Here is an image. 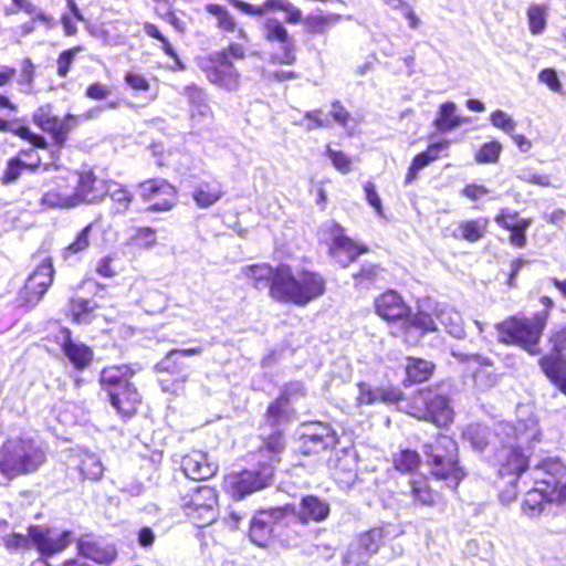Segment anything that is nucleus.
<instances>
[{
  "label": "nucleus",
  "mask_w": 566,
  "mask_h": 566,
  "mask_svg": "<svg viewBox=\"0 0 566 566\" xmlns=\"http://www.w3.org/2000/svg\"><path fill=\"white\" fill-rule=\"evenodd\" d=\"M518 415L520 417H527L525 419L518 418L516 426L501 422L496 431L497 436H514L518 442L517 447H504L499 459L501 462L499 474L503 478L513 476L514 480L527 468V457L521 451L522 447L538 440L541 434L537 420L530 413L526 407H520Z\"/></svg>",
  "instance_id": "1"
},
{
  "label": "nucleus",
  "mask_w": 566,
  "mask_h": 566,
  "mask_svg": "<svg viewBox=\"0 0 566 566\" xmlns=\"http://www.w3.org/2000/svg\"><path fill=\"white\" fill-rule=\"evenodd\" d=\"M431 307L430 301L420 304L416 315H410V308L402 297L389 290L375 300L376 313L386 321H402L406 327V340L417 343L424 332L437 329L436 319L427 312Z\"/></svg>",
  "instance_id": "2"
},
{
  "label": "nucleus",
  "mask_w": 566,
  "mask_h": 566,
  "mask_svg": "<svg viewBox=\"0 0 566 566\" xmlns=\"http://www.w3.org/2000/svg\"><path fill=\"white\" fill-rule=\"evenodd\" d=\"M324 291L325 281L319 274L305 270L294 272L289 265L282 264L277 266L270 293L275 300L305 305Z\"/></svg>",
  "instance_id": "3"
},
{
  "label": "nucleus",
  "mask_w": 566,
  "mask_h": 566,
  "mask_svg": "<svg viewBox=\"0 0 566 566\" xmlns=\"http://www.w3.org/2000/svg\"><path fill=\"white\" fill-rule=\"evenodd\" d=\"M539 302L543 310L532 317L514 316L497 324L500 342L516 345L530 355H538V344L553 307V301L547 296L541 297Z\"/></svg>",
  "instance_id": "4"
},
{
  "label": "nucleus",
  "mask_w": 566,
  "mask_h": 566,
  "mask_svg": "<svg viewBox=\"0 0 566 566\" xmlns=\"http://www.w3.org/2000/svg\"><path fill=\"white\" fill-rule=\"evenodd\" d=\"M134 371L126 365L105 367L101 373V384L109 397L111 405L124 418L133 416L142 398L129 381Z\"/></svg>",
  "instance_id": "5"
},
{
  "label": "nucleus",
  "mask_w": 566,
  "mask_h": 566,
  "mask_svg": "<svg viewBox=\"0 0 566 566\" xmlns=\"http://www.w3.org/2000/svg\"><path fill=\"white\" fill-rule=\"evenodd\" d=\"M45 461V452L31 439L11 438L0 451V472L12 479L38 470Z\"/></svg>",
  "instance_id": "6"
},
{
  "label": "nucleus",
  "mask_w": 566,
  "mask_h": 566,
  "mask_svg": "<svg viewBox=\"0 0 566 566\" xmlns=\"http://www.w3.org/2000/svg\"><path fill=\"white\" fill-rule=\"evenodd\" d=\"M426 455L434 476L442 479L450 488H455L464 472L458 465V447L448 436H439L433 444L426 447Z\"/></svg>",
  "instance_id": "7"
},
{
  "label": "nucleus",
  "mask_w": 566,
  "mask_h": 566,
  "mask_svg": "<svg viewBox=\"0 0 566 566\" xmlns=\"http://www.w3.org/2000/svg\"><path fill=\"white\" fill-rule=\"evenodd\" d=\"M33 123L42 130L52 134L55 148L50 150V163H44V169H49L60 157V150L66 140L67 134L78 124V118L74 115H66L59 118L53 114V108L50 104L40 106L33 114Z\"/></svg>",
  "instance_id": "8"
},
{
  "label": "nucleus",
  "mask_w": 566,
  "mask_h": 566,
  "mask_svg": "<svg viewBox=\"0 0 566 566\" xmlns=\"http://www.w3.org/2000/svg\"><path fill=\"white\" fill-rule=\"evenodd\" d=\"M186 514L197 526H206L218 515V494L213 488L200 485L182 497Z\"/></svg>",
  "instance_id": "9"
},
{
  "label": "nucleus",
  "mask_w": 566,
  "mask_h": 566,
  "mask_svg": "<svg viewBox=\"0 0 566 566\" xmlns=\"http://www.w3.org/2000/svg\"><path fill=\"white\" fill-rule=\"evenodd\" d=\"M408 412L413 417L430 420L438 427H446L453 419V410L448 398L431 389L420 390Z\"/></svg>",
  "instance_id": "10"
},
{
  "label": "nucleus",
  "mask_w": 566,
  "mask_h": 566,
  "mask_svg": "<svg viewBox=\"0 0 566 566\" xmlns=\"http://www.w3.org/2000/svg\"><path fill=\"white\" fill-rule=\"evenodd\" d=\"M208 81L227 92H235L240 87L241 75L224 53H211L198 62Z\"/></svg>",
  "instance_id": "11"
},
{
  "label": "nucleus",
  "mask_w": 566,
  "mask_h": 566,
  "mask_svg": "<svg viewBox=\"0 0 566 566\" xmlns=\"http://www.w3.org/2000/svg\"><path fill=\"white\" fill-rule=\"evenodd\" d=\"M552 354L539 359L546 377L566 395V327L553 331L549 337Z\"/></svg>",
  "instance_id": "12"
},
{
  "label": "nucleus",
  "mask_w": 566,
  "mask_h": 566,
  "mask_svg": "<svg viewBox=\"0 0 566 566\" xmlns=\"http://www.w3.org/2000/svg\"><path fill=\"white\" fill-rule=\"evenodd\" d=\"M273 476L272 467L268 465L260 471H243L231 473L224 479L226 491L234 499H242L266 486Z\"/></svg>",
  "instance_id": "13"
},
{
  "label": "nucleus",
  "mask_w": 566,
  "mask_h": 566,
  "mask_svg": "<svg viewBox=\"0 0 566 566\" xmlns=\"http://www.w3.org/2000/svg\"><path fill=\"white\" fill-rule=\"evenodd\" d=\"M292 515H294V507L291 505L258 512L250 525L249 535L251 541L258 546H266L272 538L274 524L287 520Z\"/></svg>",
  "instance_id": "14"
},
{
  "label": "nucleus",
  "mask_w": 566,
  "mask_h": 566,
  "mask_svg": "<svg viewBox=\"0 0 566 566\" xmlns=\"http://www.w3.org/2000/svg\"><path fill=\"white\" fill-rule=\"evenodd\" d=\"M263 36L269 42L280 45L276 53H272L270 60L274 64L292 65L296 61L295 43L284 24L275 18H269L263 23Z\"/></svg>",
  "instance_id": "15"
},
{
  "label": "nucleus",
  "mask_w": 566,
  "mask_h": 566,
  "mask_svg": "<svg viewBox=\"0 0 566 566\" xmlns=\"http://www.w3.org/2000/svg\"><path fill=\"white\" fill-rule=\"evenodd\" d=\"M138 188L140 198L150 202L148 211L166 212L177 203V189L165 179H149L142 182Z\"/></svg>",
  "instance_id": "16"
},
{
  "label": "nucleus",
  "mask_w": 566,
  "mask_h": 566,
  "mask_svg": "<svg viewBox=\"0 0 566 566\" xmlns=\"http://www.w3.org/2000/svg\"><path fill=\"white\" fill-rule=\"evenodd\" d=\"M53 265L50 260H44L29 275L25 285L19 292L18 301L21 305H35L46 293L53 282Z\"/></svg>",
  "instance_id": "17"
},
{
  "label": "nucleus",
  "mask_w": 566,
  "mask_h": 566,
  "mask_svg": "<svg viewBox=\"0 0 566 566\" xmlns=\"http://www.w3.org/2000/svg\"><path fill=\"white\" fill-rule=\"evenodd\" d=\"M29 535L33 546L42 556H51L65 549L71 541L72 533L69 531L51 530L44 526H32Z\"/></svg>",
  "instance_id": "18"
},
{
  "label": "nucleus",
  "mask_w": 566,
  "mask_h": 566,
  "mask_svg": "<svg viewBox=\"0 0 566 566\" xmlns=\"http://www.w3.org/2000/svg\"><path fill=\"white\" fill-rule=\"evenodd\" d=\"M69 175L70 170L64 169L60 175L54 177L53 186L46 190L41 198L43 206L60 209L77 207L73 182L69 178Z\"/></svg>",
  "instance_id": "19"
},
{
  "label": "nucleus",
  "mask_w": 566,
  "mask_h": 566,
  "mask_svg": "<svg viewBox=\"0 0 566 566\" xmlns=\"http://www.w3.org/2000/svg\"><path fill=\"white\" fill-rule=\"evenodd\" d=\"M235 8L243 13L262 17L275 11L285 13V21L290 24H297L302 21V11L295 7L290 0H265L261 4H250L241 0H233Z\"/></svg>",
  "instance_id": "20"
},
{
  "label": "nucleus",
  "mask_w": 566,
  "mask_h": 566,
  "mask_svg": "<svg viewBox=\"0 0 566 566\" xmlns=\"http://www.w3.org/2000/svg\"><path fill=\"white\" fill-rule=\"evenodd\" d=\"M328 229L332 234L329 253L342 266H347L359 254L366 252L365 247L357 244L345 235L344 229L339 224L333 222Z\"/></svg>",
  "instance_id": "21"
},
{
  "label": "nucleus",
  "mask_w": 566,
  "mask_h": 566,
  "mask_svg": "<svg viewBox=\"0 0 566 566\" xmlns=\"http://www.w3.org/2000/svg\"><path fill=\"white\" fill-rule=\"evenodd\" d=\"M69 178L73 182L76 206L99 202L105 196V181L97 182L92 172H75L70 170Z\"/></svg>",
  "instance_id": "22"
},
{
  "label": "nucleus",
  "mask_w": 566,
  "mask_h": 566,
  "mask_svg": "<svg viewBox=\"0 0 566 566\" xmlns=\"http://www.w3.org/2000/svg\"><path fill=\"white\" fill-rule=\"evenodd\" d=\"M78 554L98 565H111L117 558L116 547L103 538L83 536L77 543Z\"/></svg>",
  "instance_id": "23"
},
{
  "label": "nucleus",
  "mask_w": 566,
  "mask_h": 566,
  "mask_svg": "<svg viewBox=\"0 0 566 566\" xmlns=\"http://www.w3.org/2000/svg\"><path fill=\"white\" fill-rule=\"evenodd\" d=\"M533 476L535 479V486L526 493L522 506L524 514L530 517L538 516L544 511L545 504L549 503L547 501V490L551 484L545 482L542 465L533 471Z\"/></svg>",
  "instance_id": "24"
},
{
  "label": "nucleus",
  "mask_w": 566,
  "mask_h": 566,
  "mask_svg": "<svg viewBox=\"0 0 566 566\" xmlns=\"http://www.w3.org/2000/svg\"><path fill=\"white\" fill-rule=\"evenodd\" d=\"M402 392L395 387H371L366 382L357 384V394L354 407L373 406L377 402H396L400 400Z\"/></svg>",
  "instance_id": "25"
},
{
  "label": "nucleus",
  "mask_w": 566,
  "mask_h": 566,
  "mask_svg": "<svg viewBox=\"0 0 566 566\" xmlns=\"http://www.w3.org/2000/svg\"><path fill=\"white\" fill-rule=\"evenodd\" d=\"M181 469L189 479L206 480L216 473L217 465L209 461L208 454L203 451L192 450L184 457Z\"/></svg>",
  "instance_id": "26"
},
{
  "label": "nucleus",
  "mask_w": 566,
  "mask_h": 566,
  "mask_svg": "<svg viewBox=\"0 0 566 566\" xmlns=\"http://www.w3.org/2000/svg\"><path fill=\"white\" fill-rule=\"evenodd\" d=\"M59 342L64 355L75 368L83 369L88 366L93 358V350L88 346L74 342L70 332L65 328L60 331Z\"/></svg>",
  "instance_id": "27"
},
{
  "label": "nucleus",
  "mask_w": 566,
  "mask_h": 566,
  "mask_svg": "<svg viewBox=\"0 0 566 566\" xmlns=\"http://www.w3.org/2000/svg\"><path fill=\"white\" fill-rule=\"evenodd\" d=\"M303 395V386L300 382H291L286 385L282 396L270 405L268 409V421L271 424L280 426L291 419L289 401L294 395Z\"/></svg>",
  "instance_id": "28"
},
{
  "label": "nucleus",
  "mask_w": 566,
  "mask_h": 566,
  "mask_svg": "<svg viewBox=\"0 0 566 566\" xmlns=\"http://www.w3.org/2000/svg\"><path fill=\"white\" fill-rule=\"evenodd\" d=\"M544 469V478L548 486L547 501L558 505H566V480L563 481L559 474L563 472V467L559 462L549 461L542 465Z\"/></svg>",
  "instance_id": "29"
},
{
  "label": "nucleus",
  "mask_w": 566,
  "mask_h": 566,
  "mask_svg": "<svg viewBox=\"0 0 566 566\" xmlns=\"http://www.w3.org/2000/svg\"><path fill=\"white\" fill-rule=\"evenodd\" d=\"M329 512L331 507L327 501L315 495H307L302 499L298 511L296 512L294 510V515L287 518L297 516L304 524L308 522H322L327 518Z\"/></svg>",
  "instance_id": "30"
},
{
  "label": "nucleus",
  "mask_w": 566,
  "mask_h": 566,
  "mask_svg": "<svg viewBox=\"0 0 566 566\" xmlns=\"http://www.w3.org/2000/svg\"><path fill=\"white\" fill-rule=\"evenodd\" d=\"M33 149H25L21 150L20 154L11 158L8 164L7 168L2 176V182L3 184H11L14 182L22 174L23 170H33L42 165V160L44 159V156L41 154H35L34 160H24V156H31L33 155Z\"/></svg>",
  "instance_id": "31"
},
{
  "label": "nucleus",
  "mask_w": 566,
  "mask_h": 566,
  "mask_svg": "<svg viewBox=\"0 0 566 566\" xmlns=\"http://www.w3.org/2000/svg\"><path fill=\"white\" fill-rule=\"evenodd\" d=\"M437 321L453 337L461 338L464 336V326L461 314L448 304H438L433 308Z\"/></svg>",
  "instance_id": "32"
},
{
  "label": "nucleus",
  "mask_w": 566,
  "mask_h": 566,
  "mask_svg": "<svg viewBox=\"0 0 566 566\" xmlns=\"http://www.w3.org/2000/svg\"><path fill=\"white\" fill-rule=\"evenodd\" d=\"M206 10L208 13L216 18L217 28L220 31L224 33H233L237 31L238 39L245 43L249 42V35L247 31L243 28H238L235 19L230 14V12L226 8L219 4L209 3L206 6Z\"/></svg>",
  "instance_id": "33"
},
{
  "label": "nucleus",
  "mask_w": 566,
  "mask_h": 566,
  "mask_svg": "<svg viewBox=\"0 0 566 566\" xmlns=\"http://www.w3.org/2000/svg\"><path fill=\"white\" fill-rule=\"evenodd\" d=\"M222 185L217 180L201 181L192 191V199L201 209L213 206L222 198Z\"/></svg>",
  "instance_id": "34"
},
{
  "label": "nucleus",
  "mask_w": 566,
  "mask_h": 566,
  "mask_svg": "<svg viewBox=\"0 0 566 566\" xmlns=\"http://www.w3.org/2000/svg\"><path fill=\"white\" fill-rule=\"evenodd\" d=\"M450 146L449 140H442L439 143H434L430 145L427 150L418 154L409 168V171L406 176V182L410 184L412 180L416 179L417 172L424 167H427L432 161L437 160L439 158V154L441 150L448 149Z\"/></svg>",
  "instance_id": "35"
},
{
  "label": "nucleus",
  "mask_w": 566,
  "mask_h": 566,
  "mask_svg": "<svg viewBox=\"0 0 566 566\" xmlns=\"http://www.w3.org/2000/svg\"><path fill=\"white\" fill-rule=\"evenodd\" d=\"M104 188L105 195H107L112 201V213H125L133 201V195L123 185L114 180L105 181Z\"/></svg>",
  "instance_id": "36"
},
{
  "label": "nucleus",
  "mask_w": 566,
  "mask_h": 566,
  "mask_svg": "<svg viewBox=\"0 0 566 566\" xmlns=\"http://www.w3.org/2000/svg\"><path fill=\"white\" fill-rule=\"evenodd\" d=\"M342 21V15L337 13H323L322 11H315L307 14L305 18L302 17V23L310 33L323 34L328 29Z\"/></svg>",
  "instance_id": "37"
},
{
  "label": "nucleus",
  "mask_w": 566,
  "mask_h": 566,
  "mask_svg": "<svg viewBox=\"0 0 566 566\" xmlns=\"http://www.w3.org/2000/svg\"><path fill=\"white\" fill-rule=\"evenodd\" d=\"M241 273L247 279L254 282L255 287L266 286L269 282L273 283L277 273V268L273 269L269 264H254L242 268ZM272 284H270L271 286Z\"/></svg>",
  "instance_id": "38"
},
{
  "label": "nucleus",
  "mask_w": 566,
  "mask_h": 566,
  "mask_svg": "<svg viewBox=\"0 0 566 566\" xmlns=\"http://www.w3.org/2000/svg\"><path fill=\"white\" fill-rule=\"evenodd\" d=\"M92 230L93 224L88 223L77 233L74 241L62 250L61 254L65 261L75 259L88 249Z\"/></svg>",
  "instance_id": "39"
},
{
  "label": "nucleus",
  "mask_w": 566,
  "mask_h": 566,
  "mask_svg": "<svg viewBox=\"0 0 566 566\" xmlns=\"http://www.w3.org/2000/svg\"><path fill=\"white\" fill-rule=\"evenodd\" d=\"M461 124L460 117L457 115V105L453 102H446L440 105L438 116L434 120L436 128L446 133L458 127Z\"/></svg>",
  "instance_id": "40"
},
{
  "label": "nucleus",
  "mask_w": 566,
  "mask_h": 566,
  "mask_svg": "<svg viewBox=\"0 0 566 566\" xmlns=\"http://www.w3.org/2000/svg\"><path fill=\"white\" fill-rule=\"evenodd\" d=\"M433 371V365L430 361L411 358L407 359L406 364V375L407 379L405 381L409 382H422L426 381Z\"/></svg>",
  "instance_id": "41"
},
{
  "label": "nucleus",
  "mask_w": 566,
  "mask_h": 566,
  "mask_svg": "<svg viewBox=\"0 0 566 566\" xmlns=\"http://www.w3.org/2000/svg\"><path fill=\"white\" fill-rule=\"evenodd\" d=\"M77 467L82 475L90 480L101 479L104 472V467L99 458L87 451L80 453V462Z\"/></svg>",
  "instance_id": "42"
},
{
  "label": "nucleus",
  "mask_w": 566,
  "mask_h": 566,
  "mask_svg": "<svg viewBox=\"0 0 566 566\" xmlns=\"http://www.w3.org/2000/svg\"><path fill=\"white\" fill-rule=\"evenodd\" d=\"M488 223L489 221L485 218L462 221L458 227L459 237L463 240L475 242L484 235Z\"/></svg>",
  "instance_id": "43"
},
{
  "label": "nucleus",
  "mask_w": 566,
  "mask_h": 566,
  "mask_svg": "<svg viewBox=\"0 0 566 566\" xmlns=\"http://www.w3.org/2000/svg\"><path fill=\"white\" fill-rule=\"evenodd\" d=\"M495 222L506 229V230H516V229H528L532 223L531 219H522L518 213L512 209L503 208L494 218Z\"/></svg>",
  "instance_id": "44"
},
{
  "label": "nucleus",
  "mask_w": 566,
  "mask_h": 566,
  "mask_svg": "<svg viewBox=\"0 0 566 566\" xmlns=\"http://www.w3.org/2000/svg\"><path fill=\"white\" fill-rule=\"evenodd\" d=\"M548 8L543 4H531L527 9L528 27L532 34H542L546 28Z\"/></svg>",
  "instance_id": "45"
},
{
  "label": "nucleus",
  "mask_w": 566,
  "mask_h": 566,
  "mask_svg": "<svg viewBox=\"0 0 566 566\" xmlns=\"http://www.w3.org/2000/svg\"><path fill=\"white\" fill-rule=\"evenodd\" d=\"M463 437L476 450H483L489 443V431L485 426L470 424L463 431Z\"/></svg>",
  "instance_id": "46"
},
{
  "label": "nucleus",
  "mask_w": 566,
  "mask_h": 566,
  "mask_svg": "<svg viewBox=\"0 0 566 566\" xmlns=\"http://www.w3.org/2000/svg\"><path fill=\"white\" fill-rule=\"evenodd\" d=\"M34 78L35 65L30 59H24L21 62L20 74L17 81L20 86V91L24 94H32Z\"/></svg>",
  "instance_id": "47"
},
{
  "label": "nucleus",
  "mask_w": 566,
  "mask_h": 566,
  "mask_svg": "<svg viewBox=\"0 0 566 566\" xmlns=\"http://www.w3.org/2000/svg\"><path fill=\"white\" fill-rule=\"evenodd\" d=\"M186 94L195 106L191 111L192 116H195L196 114H198L201 117H207L210 115V107L206 103V93L201 88L195 85L188 86L186 88Z\"/></svg>",
  "instance_id": "48"
},
{
  "label": "nucleus",
  "mask_w": 566,
  "mask_h": 566,
  "mask_svg": "<svg viewBox=\"0 0 566 566\" xmlns=\"http://www.w3.org/2000/svg\"><path fill=\"white\" fill-rule=\"evenodd\" d=\"M70 311L75 322L88 323L93 318L94 304L83 298L72 300Z\"/></svg>",
  "instance_id": "49"
},
{
  "label": "nucleus",
  "mask_w": 566,
  "mask_h": 566,
  "mask_svg": "<svg viewBox=\"0 0 566 566\" xmlns=\"http://www.w3.org/2000/svg\"><path fill=\"white\" fill-rule=\"evenodd\" d=\"M502 144L496 140L485 143L475 154V160L479 164H494L499 160L502 151Z\"/></svg>",
  "instance_id": "50"
},
{
  "label": "nucleus",
  "mask_w": 566,
  "mask_h": 566,
  "mask_svg": "<svg viewBox=\"0 0 566 566\" xmlns=\"http://www.w3.org/2000/svg\"><path fill=\"white\" fill-rule=\"evenodd\" d=\"M382 530L374 528L361 534L356 542L371 556L378 551L382 543Z\"/></svg>",
  "instance_id": "51"
},
{
  "label": "nucleus",
  "mask_w": 566,
  "mask_h": 566,
  "mask_svg": "<svg viewBox=\"0 0 566 566\" xmlns=\"http://www.w3.org/2000/svg\"><path fill=\"white\" fill-rule=\"evenodd\" d=\"M395 468L401 472H412L420 464V457L416 451L402 450L394 459Z\"/></svg>",
  "instance_id": "52"
},
{
  "label": "nucleus",
  "mask_w": 566,
  "mask_h": 566,
  "mask_svg": "<svg viewBox=\"0 0 566 566\" xmlns=\"http://www.w3.org/2000/svg\"><path fill=\"white\" fill-rule=\"evenodd\" d=\"M411 494L416 501L424 505H432L437 496L424 480L412 481Z\"/></svg>",
  "instance_id": "53"
},
{
  "label": "nucleus",
  "mask_w": 566,
  "mask_h": 566,
  "mask_svg": "<svg viewBox=\"0 0 566 566\" xmlns=\"http://www.w3.org/2000/svg\"><path fill=\"white\" fill-rule=\"evenodd\" d=\"M517 178L524 182L539 187H553V182L549 176L539 174L530 167L521 168L517 172Z\"/></svg>",
  "instance_id": "54"
},
{
  "label": "nucleus",
  "mask_w": 566,
  "mask_h": 566,
  "mask_svg": "<svg viewBox=\"0 0 566 566\" xmlns=\"http://www.w3.org/2000/svg\"><path fill=\"white\" fill-rule=\"evenodd\" d=\"M369 557L370 555L357 542H353L344 556V564L345 566H361L368 562Z\"/></svg>",
  "instance_id": "55"
},
{
  "label": "nucleus",
  "mask_w": 566,
  "mask_h": 566,
  "mask_svg": "<svg viewBox=\"0 0 566 566\" xmlns=\"http://www.w3.org/2000/svg\"><path fill=\"white\" fill-rule=\"evenodd\" d=\"M490 122L494 127L509 135H512L516 128V122L512 116L501 109H496L491 113Z\"/></svg>",
  "instance_id": "56"
},
{
  "label": "nucleus",
  "mask_w": 566,
  "mask_h": 566,
  "mask_svg": "<svg viewBox=\"0 0 566 566\" xmlns=\"http://www.w3.org/2000/svg\"><path fill=\"white\" fill-rule=\"evenodd\" d=\"M306 441L319 442L325 449L334 447L337 443V437L328 427H319L317 431L306 436Z\"/></svg>",
  "instance_id": "57"
},
{
  "label": "nucleus",
  "mask_w": 566,
  "mask_h": 566,
  "mask_svg": "<svg viewBox=\"0 0 566 566\" xmlns=\"http://www.w3.org/2000/svg\"><path fill=\"white\" fill-rule=\"evenodd\" d=\"M326 155L331 159L335 169L342 174H347L352 169V159L343 151L327 147Z\"/></svg>",
  "instance_id": "58"
},
{
  "label": "nucleus",
  "mask_w": 566,
  "mask_h": 566,
  "mask_svg": "<svg viewBox=\"0 0 566 566\" xmlns=\"http://www.w3.org/2000/svg\"><path fill=\"white\" fill-rule=\"evenodd\" d=\"M83 48L81 45L74 46L66 51H63L57 59V74L62 77L66 76L70 67L78 52H81Z\"/></svg>",
  "instance_id": "59"
},
{
  "label": "nucleus",
  "mask_w": 566,
  "mask_h": 566,
  "mask_svg": "<svg viewBox=\"0 0 566 566\" xmlns=\"http://www.w3.org/2000/svg\"><path fill=\"white\" fill-rule=\"evenodd\" d=\"M4 546L9 551H18L28 547L31 543L30 535H23L20 533H10L4 537Z\"/></svg>",
  "instance_id": "60"
},
{
  "label": "nucleus",
  "mask_w": 566,
  "mask_h": 566,
  "mask_svg": "<svg viewBox=\"0 0 566 566\" xmlns=\"http://www.w3.org/2000/svg\"><path fill=\"white\" fill-rule=\"evenodd\" d=\"M19 137L28 140L32 146L41 150H48V144L43 136L32 133L28 127H19L12 130Z\"/></svg>",
  "instance_id": "61"
},
{
  "label": "nucleus",
  "mask_w": 566,
  "mask_h": 566,
  "mask_svg": "<svg viewBox=\"0 0 566 566\" xmlns=\"http://www.w3.org/2000/svg\"><path fill=\"white\" fill-rule=\"evenodd\" d=\"M364 191H365V197H366V200L368 201V203L376 210V213L379 217H381L384 214L382 206H381V200L376 190V186L371 181H367L364 185Z\"/></svg>",
  "instance_id": "62"
},
{
  "label": "nucleus",
  "mask_w": 566,
  "mask_h": 566,
  "mask_svg": "<svg viewBox=\"0 0 566 566\" xmlns=\"http://www.w3.org/2000/svg\"><path fill=\"white\" fill-rule=\"evenodd\" d=\"M538 80L553 92H559L562 90V83L557 76L556 71L553 69L542 70L538 74Z\"/></svg>",
  "instance_id": "63"
},
{
  "label": "nucleus",
  "mask_w": 566,
  "mask_h": 566,
  "mask_svg": "<svg viewBox=\"0 0 566 566\" xmlns=\"http://www.w3.org/2000/svg\"><path fill=\"white\" fill-rule=\"evenodd\" d=\"M137 244L144 249H150L156 244V232L151 228H140L135 237Z\"/></svg>",
  "instance_id": "64"
}]
</instances>
